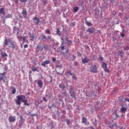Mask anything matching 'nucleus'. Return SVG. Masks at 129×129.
<instances>
[{
  "mask_svg": "<svg viewBox=\"0 0 129 129\" xmlns=\"http://www.w3.org/2000/svg\"><path fill=\"white\" fill-rule=\"evenodd\" d=\"M24 99H26V96L24 95L17 96L16 99H15L16 104L20 106L22 104V102H23Z\"/></svg>",
  "mask_w": 129,
  "mask_h": 129,
  "instance_id": "1",
  "label": "nucleus"
},
{
  "mask_svg": "<svg viewBox=\"0 0 129 129\" xmlns=\"http://www.w3.org/2000/svg\"><path fill=\"white\" fill-rule=\"evenodd\" d=\"M61 40L62 42L60 45V49L61 51L66 50V53H67V54H68V53H69V49L68 48V47L66 48L65 46H63V45H64V39L63 38H61Z\"/></svg>",
  "mask_w": 129,
  "mask_h": 129,
  "instance_id": "2",
  "label": "nucleus"
},
{
  "mask_svg": "<svg viewBox=\"0 0 129 129\" xmlns=\"http://www.w3.org/2000/svg\"><path fill=\"white\" fill-rule=\"evenodd\" d=\"M90 72L93 73H97V67L96 65H92L90 68Z\"/></svg>",
  "mask_w": 129,
  "mask_h": 129,
  "instance_id": "3",
  "label": "nucleus"
},
{
  "mask_svg": "<svg viewBox=\"0 0 129 129\" xmlns=\"http://www.w3.org/2000/svg\"><path fill=\"white\" fill-rule=\"evenodd\" d=\"M102 67L104 71H105V72H107V73H109V70H108L107 69V63L103 62L102 63Z\"/></svg>",
  "mask_w": 129,
  "mask_h": 129,
  "instance_id": "4",
  "label": "nucleus"
},
{
  "mask_svg": "<svg viewBox=\"0 0 129 129\" xmlns=\"http://www.w3.org/2000/svg\"><path fill=\"white\" fill-rule=\"evenodd\" d=\"M20 29L16 27V26L14 27L13 28V33L14 34H16L17 36H19V34H20Z\"/></svg>",
  "mask_w": 129,
  "mask_h": 129,
  "instance_id": "5",
  "label": "nucleus"
},
{
  "mask_svg": "<svg viewBox=\"0 0 129 129\" xmlns=\"http://www.w3.org/2000/svg\"><path fill=\"white\" fill-rule=\"evenodd\" d=\"M51 63V61L50 60H46L45 61H44L42 63L41 65L43 67H46V65H48V64H50Z\"/></svg>",
  "mask_w": 129,
  "mask_h": 129,
  "instance_id": "6",
  "label": "nucleus"
},
{
  "mask_svg": "<svg viewBox=\"0 0 129 129\" xmlns=\"http://www.w3.org/2000/svg\"><path fill=\"white\" fill-rule=\"evenodd\" d=\"M33 20L35 25H38L39 23H40V19H39V18H38L37 17L33 18Z\"/></svg>",
  "mask_w": 129,
  "mask_h": 129,
  "instance_id": "7",
  "label": "nucleus"
},
{
  "mask_svg": "<svg viewBox=\"0 0 129 129\" xmlns=\"http://www.w3.org/2000/svg\"><path fill=\"white\" fill-rule=\"evenodd\" d=\"M9 121L10 122H15V121H16V116H11L9 118Z\"/></svg>",
  "mask_w": 129,
  "mask_h": 129,
  "instance_id": "8",
  "label": "nucleus"
},
{
  "mask_svg": "<svg viewBox=\"0 0 129 129\" xmlns=\"http://www.w3.org/2000/svg\"><path fill=\"white\" fill-rule=\"evenodd\" d=\"M37 85L39 88H43V81H42V80H38L37 81Z\"/></svg>",
  "mask_w": 129,
  "mask_h": 129,
  "instance_id": "9",
  "label": "nucleus"
},
{
  "mask_svg": "<svg viewBox=\"0 0 129 129\" xmlns=\"http://www.w3.org/2000/svg\"><path fill=\"white\" fill-rule=\"evenodd\" d=\"M10 44H11V46H10L9 47H11L13 49L16 48V46H17L16 42L11 41Z\"/></svg>",
  "mask_w": 129,
  "mask_h": 129,
  "instance_id": "10",
  "label": "nucleus"
},
{
  "mask_svg": "<svg viewBox=\"0 0 129 129\" xmlns=\"http://www.w3.org/2000/svg\"><path fill=\"white\" fill-rule=\"evenodd\" d=\"M9 42H10L11 43V40H10V39L6 38L4 42V47H5V46H9Z\"/></svg>",
  "mask_w": 129,
  "mask_h": 129,
  "instance_id": "11",
  "label": "nucleus"
},
{
  "mask_svg": "<svg viewBox=\"0 0 129 129\" xmlns=\"http://www.w3.org/2000/svg\"><path fill=\"white\" fill-rule=\"evenodd\" d=\"M94 30L95 29L92 28H89L87 30V32L89 33V34H93V33H94Z\"/></svg>",
  "mask_w": 129,
  "mask_h": 129,
  "instance_id": "12",
  "label": "nucleus"
},
{
  "mask_svg": "<svg viewBox=\"0 0 129 129\" xmlns=\"http://www.w3.org/2000/svg\"><path fill=\"white\" fill-rule=\"evenodd\" d=\"M82 121L83 123H85V125L87 124V118H86V117H83L82 119Z\"/></svg>",
  "mask_w": 129,
  "mask_h": 129,
  "instance_id": "13",
  "label": "nucleus"
},
{
  "mask_svg": "<svg viewBox=\"0 0 129 129\" xmlns=\"http://www.w3.org/2000/svg\"><path fill=\"white\" fill-rule=\"evenodd\" d=\"M126 110H127L126 108L124 107H122L120 109V111L122 112V113H125V111H126Z\"/></svg>",
  "mask_w": 129,
  "mask_h": 129,
  "instance_id": "14",
  "label": "nucleus"
},
{
  "mask_svg": "<svg viewBox=\"0 0 129 129\" xmlns=\"http://www.w3.org/2000/svg\"><path fill=\"white\" fill-rule=\"evenodd\" d=\"M122 54H124V52L122 50H119L118 52V56H120V58H122Z\"/></svg>",
  "mask_w": 129,
  "mask_h": 129,
  "instance_id": "15",
  "label": "nucleus"
},
{
  "mask_svg": "<svg viewBox=\"0 0 129 129\" xmlns=\"http://www.w3.org/2000/svg\"><path fill=\"white\" fill-rule=\"evenodd\" d=\"M22 15H23V17H24V18L27 17V10H26V9H23V11H22Z\"/></svg>",
  "mask_w": 129,
  "mask_h": 129,
  "instance_id": "16",
  "label": "nucleus"
},
{
  "mask_svg": "<svg viewBox=\"0 0 129 129\" xmlns=\"http://www.w3.org/2000/svg\"><path fill=\"white\" fill-rule=\"evenodd\" d=\"M5 75H6V72L3 73L2 74L0 73V80H3L4 78H5Z\"/></svg>",
  "mask_w": 129,
  "mask_h": 129,
  "instance_id": "17",
  "label": "nucleus"
},
{
  "mask_svg": "<svg viewBox=\"0 0 129 129\" xmlns=\"http://www.w3.org/2000/svg\"><path fill=\"white\" fill-rule=\"evenodd\" d=\"M89 61V59L87 58V57H85L84 59H82V62L83 64L85 63H88Z\"/></svg>",
  "mask_w": 129,
  "mask_h": 129,
  "instance_id": "18",
  "label": "nucleus"
},
{
  "mask_svg": "<svg viewBox=\"0 0 129 129\" xmlns=\"http://www.w3.org/2000/svg\"><path fill=\"white\" fill-rule=\"evenodd\" d=\"M22 102L24 103V105L26 106H30V103H28V100L24 99Z\"/></svg>",
  "mask_w": 129,
  "mask_h": 129,
  "instance_id": "19",
  "label": "nucleus"
},
{
  "mask_svg": "<svg viewBox=\"0 0 129 129\" xmlns=\"http://www.w3.org/2000/svg\"><path fill=\"white\" fill-rule=\"evenodd\" d=\"M85 24L88 27H91L92 26L91 23L88 22L87 19L85 20Z\"/></svg>",
  "mask_w": 129,
  "mask_h": 129,
  "instance_id": "20",
  "label": "nucleus"
},
{
  "mask_svg": "<svg viewBox=\"0 0 129 129\" xmlns=\"http://www.w3.org/2000/svg\"><path fill=\"white\" fill-rule=\"evenodd\" d=\"M0 14L2 15H5L6 13L5 12V8H2L0 9Z\"/></svg>",
  "mask_w": 129,
  "mask_h": 129,
  "instance_id": "21",
  "label": "nucleus"
},
{
  "mask_svg": "<svg viewBox=\"0 0 129 129\" xmlns=\"http://www.w3.org/2000/svg\"><path fill=\"white\" fill-rule=\"evenodd\" d=\"M29 38H30V40H31V41H34L35 40V36L33 35H32L31 34H29Z\"/></svg>",
  "mask_w": 129,
  "mask_h": 129,
  "instance_id": "22",
  "label": "nucleus"
},
{
  "mask_svg": "<svg viewBox=\"0 0 129 129\" xmlns=\"http://www.w3.org/2000/svg\"><path fill=\"white\" fill-rule=\"evenodd\" d=\"M37 48L39 49V50H40L41 51H43V47H42V46L39 45H37Z\"/></svg>",
  "mask_w": 129,
  "mask_h": 129,
  "instance_id": "23",
  "label": "nucleus"
},
{
  "mask_svg": "<svg viewBox=\"0 0 129 129\" xmlns=\"http://www.w3.org/2000/svg\"><path fill=\"white\" fill-rule=\"evenodd\" d=\"M71 97H72L73 98H75V97H76V93L75 92H72L71 94Z\"/></svg>",
  "mask_w": 129,
  "mask_h": 129,
  "instance_id": "24",
  "label": "nucleus"
},
{
  "mask_svg": "<svg viewBox=\"0 0 129 129\" xmlns=\"http://www.w3.org/2000/svg\"><path fill=\"white\" fill-rule=\"evenodd\" d=\"M59 87L61 89H65V85H63L62 84H60L59 85Z\"/></svg>",
  "mask_w": 129,
  "mask_h": 129,
  "instance_id": "25",
  "label": "nucleus"
},
{
  "mask_svg": "<svg viewBox=\"0 0 129 129\" xmlns=\"http://www.w3.org/2000/svg\"><path fill=\"white\" fill-rule=\"evenodd\" d=\"M79 11V8L77 7H75L74 8V13H77Z\"/></svg>",
  "mask_w": 129,
  "mask_h": 129,
  "instance_id": "26",
  "label": "nucleus"
},
{
  "mask_svg": "<svg viewBox=\"0 0 129 129\" xmlns=\"http://www.w3.org/2000/svg\"><path fill=\"white\" fill-rule=\"evenodd\" d=\"M12 94H15V93H16V88H15V87L13 86L12 87Z\"/></svg>",
  "mask_w": 129,
  "mask_h": 129,
  "instance_id": "27",
  "label": "nucleus"
},
{
  "mask_svg": "<svg viewBox=\"0 0 129 129\" xmlns=\"http://www.w3.org/2000/svg\"><path fill=\"white\" fill-rule=\"evenodd\" d=\"M66 75L67 76H70V75H72V73H71V72H70V71H67L65 73Z\"/></svg>",
  "mask_w": 129,
  "mask_h": 129,
  "instance_id": "28",
  "label": "nucleus"
},
{
  "mask_svg": "<svg viewBox=\"0 0 129 129\" xmlns=\"http://www.w3.org/2000/svg\"><path fill=\"white\" fill-rule=\"evenodd\" d=\"M5 57H8V54H7V53H2V58H5Z\"/></svg>",
  "mask_w": 129,
  "mask_h": 129,
  "instance_id": "29",
  "label": "nucleus"
},
{
  "mask_svg": "<svg viewBox=\"0 0 129 129\" xmlns=\"http://www.w3.org/2000/svg\"><path fill=\"white\" fill-rule=\"evenodd\" d=\"M66 122L67 124H70V123H71V120H70L69 119H67L66 120Z\"/></svg>",
  "mask_w": 129,
  "mask_h": 129,
  "instance_id": "30",
  "label": "nucleus"
},
{
  "mask_svg": "<svg viewBox=\"0 0 129 129\" xmlns=\"http://www.w3.org/2000/svg\"><path fill=\"white\" fill-rule=\"evenodd\" d=\"M32 71H33V72H35V71H37V72H39V71L37 69L36 67L32 68Z\"/></svg>",
  "mask_w": 129,
  "mask_h": 129,
  "instance_id": "31",
  "label": "nucleus"
},
{
  "mask_svg": "<svg viewBox=\"0 0 129 129\" xmlns=\"http://www.w3.org/2000/svg\"><path fill=\"white\" fill-rule=\"evenodd\" d=\"M45 33L48 34V35H51V33H50V30L49 29H46L45 30Z\"/></svg>",
  "mask_w": 129,
  "mask_h": 129,
  "instance_id": "32",
  "label": "nucleus"
},
{
  "mask_svg": "<svg viewBox=\"0 0 129 129\" xmlns=\"http://www.w3.org/2000/svg\"><path fill=\"white\" fill-rule=\"evenodd\" d=\"M20 117L21 119L20 120L21 122H24V121H25V119H24V118L22 116H20Z\"/></svg>",
  "mask_w": 129,
  "mask_h": 129,
  "instance_id": "33",
  "label": "nucleus"
},
{
  "mask_svg": "<svg viewBox=\"0 0 129 129\" xmlns=\"http://www.w3.org/2000/svg\"><path fill=\"white\" fill-rule=\"evenodd\" d=\"M72 44V41L71 40L68 41V42H67L68 45H69V46H71Z\"/></svg>",
  "mask_w": 129,
  "mask_h": 129,
  "instance_id": "34",
  "label": "nucleus"
},
{
  "mask_svg": "<svg viewBox=\"0 0 129 129\" xmlns=\"http://www.w3.org/2000/svg\"><path fill=\"white\" fill-rule=\"evenodd\" d=\"M9 18H12V15L8 14L7 15V16L5 17V19H8Z\"/></svg>",
  "mask_w": 129,
  "mask_h": 129,
  "instance_id": "35",
  "label": "nucleus"
},
{
  "mask_svg": "<svg viewBox=\"0 0 129 129\" xmlns=\"http://www.w3.org/2000/svg\"><path fill=\"white\" fill-rule=\"evenodd\" d=\"M56 33H57V35H58L59 36H60V35H61V32L60 31V30L59 29H57Z\"/></svg>",
  "mask_w": 129,
  "mask_h": 129,
  "instance_id": "36",
  "label": "nucleus"
},
{
  "mask_svg": "<svg viewBox=\"0 0 129 129\" xmlns=\"http://www.w3.org/2000/svg\"><path fill=\"white\" fill-rule=\"evenodd\" d=\"M42 4H43V5H47V4H48V2L46 0H44L43 1H42Z\"/></svg>",
  "mask_w": 129,
  "mask_h": 129,
  "instance_id": "37",
  "label": "nucleus"
},
{
  "mask_svg": "<svg viewBox=\"0 0 129 129\" xmlns=\"http://www.w3.org/2000/svg\"><path fill=\"white\" fill-rule=\"evenodd\" d=\"M20 3H27L28 2V0H19Z\"/></svg>",
  "mask_w": 129,
  "mask_h": 129,
  "instance_id": "38",
  "label": "nucleus"
},
{
  "mask_svg": "<svg viewBox=\"0 0 129 129\" xmlns=\"http://www.w3.org/2000/svg\"><path fill=\"white\" fill-rule=\"evenodd\" d=\"M46 39H47V36H46V35H42V40H46Z\"/></svg>",
  "mask_w": 129,
  "mask_h": 129,
  "instance_id": "39",
  "label": "nucleus"
},
{
  "mask_svg": "<svg viewBox=\"0 0 129 129\" xmlns=\"http://www.w3.org/2000/svg\"><path fill=\"white\" fill-rule=\"evenodd\" d=\"M124 51H126V50H129V47L128 46H125L124 47Z\"/></svg>",
  "mask_w": 129,
  "mask_h": 129,
  "instance_id": "40",
  "label": "nucleus"
},
{
  "mask_svg": "<svg viewBox=\"0 0 129 129\" xmlns=\"http://www.w3.org/2000/svg\"><path fill=\"white\" fill-rule=\"evenodd\" d=\"M72 27H75V22H72L71 23Z\"/></svg>",
  "mask_w": 129,
  "mask_h": 129,
  "instance_id": "41",
  "label": "nucleus"
},
{
  "mask_svg": "<svg viewBox=\"0 0 129 129\" xmlns=\"http://www.w3.org/2000/svg\"><path fill=\"white\" fill-rule=\"evenodd\" d=\"M72 78H73V79H74L75 80H76L77 79V78L74 75H73Z\"/></svg>",
  "mask_w": 129,
  "mask_h": 129,
  "instance_id": "42",
  "label": "nucleus"
},
{
  "mask_svg": "<svg viewBox=\"0 0 129 129\" xmlns=\"http://www.w3.org/2000/svg\"><path fill=\"white\" fill-rule=\"evenodd\" d=\"M23 42H26L27 41V39L26 38V37L23 36Z\"/></svg>",
  "mask_w": 129,
  "mask_h": 129,
  "instance_id": "43",
  "label": "nucleus"
},
{
  "mask_svg": "<svg viewBox=\"0 0 129 129\" xmlns=\"http://www.w3.org/2000/svg\"><path fill=\"white\" fill-rule=\"evenodd\" d=\"M44 49H49V46H48V45H45V46H44Z\"/></svg>",
  "mask_w": 129,
  "mask_h": 129,
  "instance_id": "44",
  "label": "nucleus"
},
{
  "mask_svg": "<svg viewBox=\"0 0 129 129\" xmlns=\"http://www.w3.org/2000/svg\"><path fill=\"white\" fill-rule=\"evenodd\" d=\"M99 60H100V61H103V57H99Z\"/></svg>",
  "mask_w": 129,
  "mask_h": 129,
  "instance_id": "45",
  "label": "nucleus"
},
{
  "mask_svg": "<svg viewBox=\"0 0 129 129\" xmlns=\"http://www.w3.org/2000/svg\"><path fill=\"white\" fill-rule=\"evenodd\" d=\"M95 123H94V125H95V126L97 125V120L96 119H95Z\"/></svg>",
  "mask_w": 129,
  "mask_h": 129,
  "instance_id": "46",
  "label": "nucleus"
},
{
  "mask_svg": "<svg viewBox=\"0 0 129 129\" xmlns=\"http://www.w3.org/2000/svg\"><path fill=\"white\" fill-rule=\"evenodd\" d=\"M76 58V57H75V56H74V55H73V59H72V61H74V60H75V58Z\"/></svg>",
  "mask_w": 129,
  "mask_h": 129,
  "instance_id": "47",
  "label": "nucleus"
},
{
  "mask_svg": "<svg viewBox=\"0 0 129 129\" xmlns=\"http://www.w3.org/2000/svg\"><path fill=\"white\" fill-rule=\"evenodd\" d=\"M78 56H80V57H81V56H82V54L81 53H80V52H78Z\"/></svg>",
  "mask_w": 129,
  "mask_h": 129,
  "instance_id": "48",
  "label": "nucleus"
},
{
  "mask_svg": "<svg viewBox=\"0 0 129 129\" xmlns=\"http://www.w3.org/2000/svg\"><path fill=\"white\" fill-rule=\"evenodd\" d=\"M29 47V45L28 44H25L24 45V48H28Z\"/></svg>",
  "mask_w": 129,
  "mask_h": 129,
  "instance_id": "49",
  "label": "nucleus"
},
{
  "mask_svg": "<svg viewBox=\"0 0 129 129\" xmlns=\"http://www.w3.org/2000/svg\"><path fill=\"white\" fill-rule=\"evenodd\" d=\"M53 62H55V61H56V58L55 57H52V59Z\"/></svg>",
  "mask_w": 129,
  "mask_h": 129,
  "instance_id": "50",
  "label": "nucleus"
},
{
  "mask_svg": "<svg viewBox=\"0 0 129 129\" xmlns=\"http://www.w3.org/2000/svg\"><path fill=\"white\" fill-rule=\"evenodd\" d=\"M125 101H128V102H129V98H125Z\"/></svg>",
  "mask_w": 129,
  "mask_h": 129,
  "instance_id": "51",
  "label": "nucleus"
},
{
  "mask_svg": "<svg viewBox=\"0 0 129 129\" xmlns=\"http://www.w3.org/2000/svg\"><path fill=\"white\" fill-rule=\"evenodd\" d=\"M43 100L44 101H45V102L47 101V99H46V98H45V97H43Z\"/></svg>",
  "mask_w": 129,
  "mask_h": 129,
  "instance_id": "52",
  "label": "nucleus"
},
{
  "mask_svg": "<svg viewBox=\"0 0 129 129\" xmlns=\"http://www.w3.org/2000/svg\"><path fill=\"white\" fill-rule=\"evenodd\" d=\"M121 37H124V34L123 33H120Z\"/></svg>",
  "mask_w": 129,
  "mask_h": 129,
  "instance_id": "53",
  "label": "nucleus"
},
{
  "mask_svg": "<svg viewBox=\"0 0 129 129\" xmlns=\"http://www.w3.org/2000/svg\"><path fill=\"white\" fill-rule=\"evenodd\" d=\"M74 64H75V66H77V65L78 64V62L75 61V62H74Z\"/></svg>",
  "mask_w": 129,
  "mask_h": 129,
  "instance_id": "54",
  "label": "nucleus"
},
{
  "mask_svg": "<svg viewBox=\"0 0 129 129\" xmlns=\"http://www.w3.org/2000/svg\"><path fill=\"white\" fill-rule=\"evenodd\" d=\"M49 77H50V78H51L50 83H52V77H51V76H49Z\"/></svg>",
  "mask_w": 129,
  "mask_h": 129,
  "instance_id": "55",
  "label": "nucleus"
},
{
  "mask_svg": "<svg viewBox=\"0 0 129 129\" xmlns=\"http://www.w3.org/2000/svg\"><path fill=\"white\" fill-rule=\"evenodd\" d=\"M97 33L98 34H101V31H100V30H97Z\"/></svg>",
  "mask_w": 129,
  "mask_h": 129,
  "instance_id": "56",
  "label": "nucleus"
},
{
  "mask_svg": "<svg viewBox=\"0 0 129 129\" xmlns=\"http://www.w3.org/2000/svg\"><path fill=\"white\" fill-rule=\"evenodd\" d=\"M47 39H48V40L51 39V36H47Z\"/></svg>",
  "mask_w": 129,
  "mask_h": 129,
  "instance_id": "57",
  "label": "nucleus"
},
{
  "mask_svg": "<svg viewBox=\"0 0 129 129\" xmlns=\"http://www.w3.org/2000/svg\"><path fill=\"white\" fill-rule=\"evenodd\" d=\"M62 1L64 2V3L66 4H67V0H62Z\"/></svg>",
  "mask_w": 129,
  "mask_h": 129,
  "instance_id": "58",
  "label": "nucleus"
},
{
  "mask_svg": "<svg viewBox=\"0 0 129 129\" xmlns=\"http://www.w3.org/2000/svg\"><path fill=\"white\" fill-rule=\"evenodd\" d=\"M65 39L66 40V41H69V40L68 39V37H65Z\"/></svg>",
  "mask_w": 129,
  "mask_h": 129,
  "instance_id": "59",
  "label": "nucleus"
},
{
  "mask_svg": "<svg viewBox=\"0 0 129 129\" xmlns=\"http://www.w3.org/2000/svg\"><path fill=\"white\" fill-rule=\"evenodd\" d=\"M29 74L30 75L32 74V71H29Z\"/></svg>",
  "mask_w": 129,
  "mask_h": 129,
  "instance_id": "60",
  "label": "nucleus"
},
{
  "mask_svg": "<svg viewBox=\"0 0 129 129\" xmlns=\"http://www.w3.org/2000/svg\"><path fill=\"white\" fill-rule=\"evenodd\" d=\"M66 22H67V23H68L69 22V19H67Z\"/></svg>",
  "mask_w": 129,
  "mask_h": 129,
  "instance_id": "61",
  "label": "nucleus"
},
{
  "mask_svg": "<svg viewBox=\"0 0 129 129\" xmlns=\"http://www.w3.org/2000/svg\"><path fill=\"white\" fill-rule=\"evenodd\" d=\"M54 126H53V125H52L51 128H53Z\"/></svg>",
  "mask_w": 129,
  "mask_h": 129,
  "instance_id": "62",
  "label": "nucleus"
},
{
  "mask_svg": "<svg viewBox=\"0 0 129 129\" xmlns=\"http://www.w3.org/2000/svg\"><path fill=\"white\" fill-rule=\"evenodd\" d=\"M114 0H110V2H113Z\"/></svg>",
  "mask_w": 129,
  "mask_h": 129,
  "instance_id": "63",
  "label": "nucleus"
},
{
  "mask_svg": "<svg viewBox=\"0 0 129 129\" xmlns=\"http://www.w3.org/2000/svg\"><path fill=\"white\" fill-rule=\"evenodd\" d=\"M91 129H94V128H93V127H91Z\"/></svg>",
  "mask_w": 129,
  "mask_h": 129,
  "instance_id": "64",
  "label": "nucleus"
}]
</instances>
